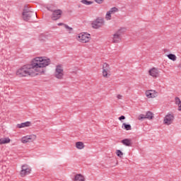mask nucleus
Returning <instances> with one entry per match:
<instances>
[{"label":"nucleus","mask_w":181,"mask_h":181,"mask_svg":"<svg viewBox=\"0 0 181 181\" xmlns=\"http://www.w3.org/2000/svg\"><path fill=\"white\" fill-rule=\"evenodd\" d=\"M76 39L78 42H81V43H88L91 40V35L87 33H80L76 37Z\"/></svg>","instance_id":"obj_5"},{"label":"nucleus","mask_w":181,"mask_h":181,"mask_svg":"<svg viewBox=\"0 0 181 181\" xmlns=\"http://www.w3.org/2000/svg\"><path fill=\"white\" fill-rule=\"evenodd\" d=\"M146 119H153V113L151 111H148L146 114Z\"/></svg>","instance_id":"obj_21"},{"label":"nucleus","mask_w":181,"mask_h":181,"mask_svg":"<svg viewBox=\"0 0 181 181\" xmlns=\"http://www.w3.org/2000/svg\"><path fill=\"white\" fill-rule=\"evenodd\" d=\"M138 119L139 121H141V119H146V116L144 114H141L139 117H138Z\"/></svg>","instance_id":"obj_28"},{"label":"nucleus","mask_w":181,"mask_h":181,"mask_svg":"<svg viewBox=\"0 0 181 181\" xmlns=\"http://www.w3.org/2000/svg\"><path fill=\"white\" fill-rule=\"evenodd\" d=\"M119 121H122V119H125V116L122 115L119 117Z\"/></svg>","instance_id":"obj_30"},{"label":"nucleus","mask_w":181,"mask_h":181,"mask_svg":"<svg viewBox=\"0 0 181 181\" xmlns=\"http://www.w3.org/2000/svg\"><path fill=\"white\" fill-rule=\"evenodd\" d=\"M47 9L49 11V12H52V16L51 17L52 21H57V19H60V18H62V13H63L62 10H54L50 7H47Z\"/></svg>","instance_id":"obj_6"},{"label":"nucleus","mask_w":181,"mask_h":181,"mask_svg":"<svg viewBox=\"0 0 181 181\" xmlns=\"http://www.w3.org/2000/svg\"><path fill=\"white\" fill-rule=\"evenodd\" d=\"M121 142L125 146H132V140L130 139H124Z\"/></svg>","instance_id":"obj_15"},{"label":"nucleus","mask_w":181,"mask_h":181,"mask_svg":"<svg viewBox=\"0 0 181 181\" xmlns=\"http://www.w3.org/2000/svg\"><path fill=\"white\" fill-rule=\"evenodd\" d=\"M174 119H175V116L173 115V114L168 113L164 117L163 122L165 125H170L172 122H173Z\"/></svg>","instance_id":"obj_11"},{"label":"nucleus","mask_w":181,"mask_h":181,"mask_svg":"<svg viewBox=\"0 0 181 181\" xmlns=\"http://www.w3.org/2000/svg\"><path fill=\"white\" fill-rule=\"evenodd\" d=\"M26 127H30V122H25L17 124V128H25Z\"/></svg>","instance_id":"obj_16"},{"label":"nucleus","mask_w":181,"mask_h":181,"mask_svg":"<svg viewBox=\"0 0 181 181\" xmlns=\"http://www.w3.org/2000/svg\"><path fill=\"white\" fill-rule=\"evenodd\" d=\"M175 104L178 105V111H181V100L180 98L176 97L175 98Z\"/></svg>","instance_id":"obj_22"},{"label":"nucleus","mask_w":181,"mask_h":181,"mask_svg":"<svg viewBox=\"0 0 181 181\" xmlns=\"http://www.w3.org/2000/svg\"><path fill=\"white\" fill-rule=\"evenodd\" d=\"M50 64V59L46 57H37L33 59L30 64L23 66L17 70L16 76L18 77H28V76H37L45 74V67Z\"/></svg>","instance_id":"obj_1"},{"label":"nucleus","mask_w":181,"mask_h":181,"mask_svg":"<svg viewBox=\"0 0 181 181\" xmlns=\"http://www.w3.org/2000/svg\"><path fill=\"white\" fill-rule=\"evenodd\" d=\"M46 36L43 34L40 35V37H39V41L40 42H46Z\"/></svg>","instance_id":"obj_24"},{"label":"nucleus","mask_w":181,"mask_h":181,"mask_svg":"<svg viewBox=\"0 0 181 181\" xmlns=\"http://www.w3.org/2000/svg\"><path fill=\"white\" fill-rule=\"evenodd\" d=\"M9 142H11V139H9V138L0 139V145H4L5 144H9Z\"/></svg>","instance_id":"obj_17"},{"label":"nucleus","mask_w":181,"mask_h":181,"mask_svg":"<svg viewBox=\"0 0 181 181\" xmlns=\"http://www.w3.org/2000/svg\"><path fill=\"white\" fill-rule=\"evenodd\" d=\"M101 26H104V19L103 18H97L92 23V28L93 29H99Z\"/></svg>","instance_id":"obj_10"},{"label":"nucleus","mask_w":181,"mask_h":181,"mask_svg":"<svg viewBox=\"0 0 181 181\" xmlns=\"http://www.w3.org/2000/svg\"><path fill=\"white\" fill-rule=\"evenodd\" d=\"M115 12H118V8H117V7H113L107 11L105 16L107 21H111V15H113Z\"/></svg>","instance_id":"obj_12"},{"label":"nucleus","mask_w":181,"mask_h":181,"mask_svg":"<svg viewBox=\"0 0 181 181\" xmlns=\"http://www.w3.org/2000/svg\"><path fill=\"white\" fill-rule=\"evenodd\" d=\"M111 68L110 67V64L107 63H104L103 65V76L105 78H108L110 76H111Z\"/></svg>","instance_id":"obj_7"},{"label":"nucleus","mask_w":181,"mask_h":181,"mask_svg":"<svg viewBox=\"0 0 181 181\" xmlns=\"http://www.w3.org/2000/svg\"><path fill=\"white\" fill-rule=\"evenodd\" d=\"M122 128L126 131H131V129H132L131 124H127L126 123L122 124Z\"/></svg>","instance_id":"obj_18"},{"label":"nucleus","mask_w":181,"mask_h":181,"mask_svg":"<svg viewBox=\"0 0 181 181\" xmlns=\"http://www.w3.org/2000/svg\"><path fill=\"white\" fill-rule=\"evenodd\" d=\"M81 4H83V5H93V1H89L88 0H81Z\"/></svg>","instance_id":"obj_25"},{"label":"nucleus","mask_w":181,"mask_h":181,"mask_svg":"<svg viewBox=\"0 0 181 181\" xmlns=\"http://www.w3.org/2000/svg\"><path fill=\"white\" fill-rule=\"evenodd\" d=\"M124 32H125V28H121L116 31L110 37L112 43H119L122 39Z\"/></svg>","instance_id":"obj_3"},{"label":"nucleus","mask_w":181,"mask_h":181,"mask_svg":"<svg viewBox=\"0 0 181 181\" xmlns=\"http://www.w3.org/2000/svg\"><path fill=\"white\" fill-rule=\"evenodd\" d=\"M117 98L118 100H122V95H117Z\"/></svg>","instance_id":"obj_31"},{"label":"nucleus","mask_w":181,"mask_h":181,"mask_svg":"<svg viewBox=\"0 0 181 181\" xmlns=\"http://www.w3.org/2000/svg\"><path fill=\"white\" fill-rule=\"evenodd\" d=\"M95 2H96V4H101L104 2V0H95Z\"/></svg>","instance_id":"obj_29"},{"label":"nucleus","mask_w":181,"mask_h":181,"mask_svg":"<svg viewBox=\"0 0 181 181\" xmlns=\"http://www.w3.org/2000/svg\"><path fill=\"white\" fill-rule=\"evenodd\" d=\"M22 15L23 19V21H25V22H29V21H30L33 16L37 18V14L36 12L33 11L32 9H30V7H29L28 5L24 6Z\"/></svg>","instance_id":"obj_2"},{"label":"nucleus","mask_w":181,"mask_h":181,"mask_svg":"<svg viewBox=\"0 0 181 181\" xmlns=\"http://www.w3.org/2000/svg\"><path fill=\"white\" fill-rule=\"evenodd\" d=\"M74 181H84V177L81 174H77L75 175Z\"/></svg>","instance_id":"obj_20"},{"label":"nucleus","mask_w":181,"mask_h":181,"mask_svg":"<svg viewBox=\"0 0 181 181\" xmlns=\"http://www.w3.org/2000/svg\"><path fill=\"white\" fill-rule=\"evenodd\" d=\"M64 28L68 30L69 33H71V32H73V28L69 26L67 24L64 25Z\"/></svg>","instance_id":"obj_26"},{"label":"nucleus","mask_w":181,"mask_h":181,"mask_svg":"<svg viewBox=\"0 0 181 181\" xmlns=\"http://www.w3.org/2000/svg\"><path fill=\"white\" fill-rule=\"evenodd\" d=\"M116 154L119 158H122V156H124V153H122V151H121L120 150H117Z\"/></svg>","instance_id":"obj_27"},{"label":"nucleus","mask_w":181,"mask_h":181,"mask_svg":"<svg viewBox=\"0 0 181 181\" xmlns=\"http://www.w3.org/2000/svg\"><path fill=\"white\" fill-rule=\"evenodd\" d=\"M149 74L151 77H154L155 78L159 77V69L156 68H153L149 70Z\"/></svg>","instance_id":"obj_14"},{"label":"nucleus","mask_w":181,"mask_h":181,"mask_svg":"<svg viewBox=\"0 0 181 181\" xmlns=\"http://www.w3.org/2000/svg\"><path fill=\"white\" fill-rule=\"evenodd\" d=\"M57 25H58V26H64V25H66V24H64L63 23H59Z\"/></svg>","instance_id":"obj_32"},{"label":"nucleus","mask_w":181,"mask_h":181,"mask_svg":"<svg viewBox=\"0 0 181 181\" xmlns=\"http://www.w3.org/2000/svg\"><path fill=\"white\" fill-rule=\"evenodd\" d=\"M54 76L58 80H63L64 77V70L63 69V65L59 64L56 66Z\"/></svg>","instance_id":"obj_4"},{"label":"nucleus","mask_w":181,"mask_h":181,"mask_svg":"<svg viewBox=\"0 0 181 181\" xmlns=\"http://www.w3.org/2000/svg\"><path fill=\"white\" fill-rule=\"evenodd\" d=\"M84 143L81 141H78L76 143V147L77 149H84Z\"/></svg>","instance_id":"obj_19"},{"label":"nucleus","mask_w":181,"mask_h":181,"mask_svg":"<svg viewBox=\"0 0 181 181\" xmlns=\"http://www.w3.org/2000/svg\"><path fill=\"white\" fill-rule=\"evenodd\" d=\"M168 59H170V60H173V62L176 61V55L173 54H169L167 55Z\"/></svg>","instance_id":"obj_23"},{"label":"nucleus","mask_w":181,"mask_h":181,"mask_svg":"<svg viewBox=\"0 0 181 181\" xmlns=\"http://www.w3.org/2000/svg\"><path fill=\"white\" fill-rule=\"evenodd\" d=\"M32 170L29 168V165L24 164L21 166V170L20 175L21 177H25L27 175H30Z\"/></svg>","instance_id":"obj_8"},{"label":"nucleus","mask_w":181,"mask_h":181,"mask_svg":"<svg viewBox=\"0 0 181 181\" xmlns=\"http://www.w3.org/2000/svg\"><path fill=\"white\" fill-rule=\"evenodd\" d=\"M146 95L148 98H155L158 97V92L156 90H147L146 91Z\"/></svg>","instance_id":"obj_13"},{"label":"nucleus","mask_w":181,"mask_h":181,"mask_svg":"<svg viewBox=\"0 0 181 181\" xmlns=\"http://www.w3.org/2000/svg\"><path fill=\"white\" fill-rule=\"evenodd\" d=\"M36 135L35 134H31L22 137L21 142L23 144H28V142H33V141H36Z\"/></svg>","instance_id":"obj_9"}]
</instances>
